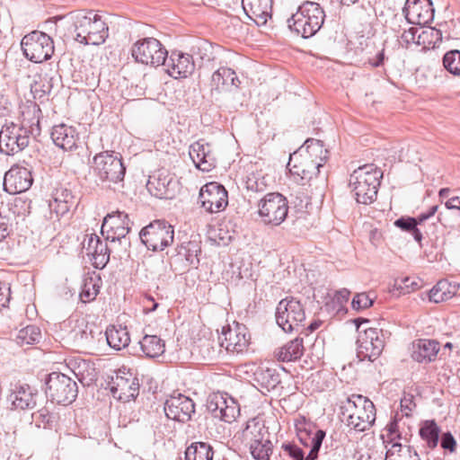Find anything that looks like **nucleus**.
Wrapping results in <instances>:
<instances>
[{
  "label": "nucleus",
  "mask_w": 460,
  "mask_h": 460,
  "mask_svg": "<svg viewBox=\"0 0 460 460\" xmlns=\"http://www.w3.org/2000/svg\"><path fill=\"white\" fill-rule=\"evenodd\" d=\"M73 21L75 40L84 45H101L109 36V27L101 15L93 11L69 13Z\"/></svg>",
  "instance_id": "obj_1"
},
{
  "label": "nucleus",
  "mask_w": 460,
  "mask_h": 460,
  "mask_svg": "<svg viewBox=\"0 0 460 460\" xmlns=\"http://www.w3.org/2000/svg\"><path fill=\"white\" fill-rule=\"evenodd\" d=\"M342 420L347 425L357 430L368 429L376 420V409L374 403L359 394H352L341 406Z\"/></svg>",
  "instance_id": "obj_2"
},
{
  "label": "nucleus",
  "mask_w": 460,
  "mask_h": 460,
  "mask_svg": "<svg viewBox=\"0 0 460 460\" xmlns=\"http://www.w3.org/2000/svg\"><path fill=\"white\" fill-rule=\"evenodd\" d=\"M382 172L373 164L356 169L349 177V188L358 203H373L377 196Z\"/></svg>",
  "instance_id": "obj_3"
},
{
  "label": "nucleus",
  "mask_w": 460,
  "mask_h": 460,
  "mask_svg": "<svg viewBox=\"0 0 460 460\" xmlns=\"http://www.w3.org/2000/svg\"><path fill=\"white\" fill-rule=\"evenodd\" d=\"M325 13L316 2L305 1L288 19V28L305 39L314 36L323 26Z\"/></svg>",
  "instance_id": "obj_4"
},
{
  "label": "nucleus",
  "mask_w": 460,
  "mask_h": 460,
  "mask_svg": "<svg viewBox=\"0 0 460 460\" xmlns=\"http://www.w3.org/2000/svg\"><path fill=\"white\" fill-rule=\"evenodd\" d=\"M21 48L24 57L34 63L49 60L55 49L52 38L40 31L26 34L22 39Z\"/></svg>",
  "instance_id": "obj_5"
},
{
  "label": "nucleus",
  "mask_w": 460,
  "mask_h": 460,
  "mask_svg": "<svg viewBox=\"0 0 460 460\" xmlns=\"http://www.w3.org/2000/svg\"><path fill=\"white\" fill-rule=\"evenodd\" d=\"M93 170L102 181L111 182L122 181L126 172L121 156L112 151L95 155L93 159Z\"/></svg>",
  "instance_id": "obj_6"
},
{
  "label": "nucleus",
  "mask_w": 460,
  "mask_h": 460,
  "mask_svg": "<svg viewBox=\"0 0 460 460\" xmlns=\"http://www.w3.org/2000/svg\"><path fill=\"white\" fill-rule=\"evenodd\" d=\"M131 55L136 62L156 67L164 65L168 52L158 40L150 37L137 40Z\"/></svg>",
  "instance_id": "obj_7"
},
{
  "label": "nucleus",
  "mask_w": 460,
  "mask_h": 460,
  "mask_svg": "<svg viewBox=\"0 0 460 460\" xmlns=\"http://www.w3.org/2000/svg\"><path fill=\"white\" fill-rule=\"evenodd\" d=\"M288 211L287 199L278 192L266 194L258 203L259 216L267 225H280L287 217Z\"/></svg>",
  "instance_id": "obj_8"
},
{
  "label": "nucleus",
  "mask_w": 460,
  "mask_h": 460,
  "mask_svg": "<svg viewBox=\"0 0 460 460\" xmlns=\"http://www.w3.org/2000/svg\"><path fill=\"white\" fill-rule=\"evenodd\" d=\"M305 319V312L300 301L291 297L282 299L276 309V322L285 332L297 330Z\"/></svg>",
  "instance_id": "obj_9"
},
{
  "label": "nucleus",
  "mask_w": 460,
  "mask_h": 460,
  "mask_svg": "<svg viewBox=\"0 0 460 460\" xmlns=\"http://www.w3.org/2000/svg\"><path fill=\"white\" fill-rule=\"evenodd\" d=\"M172 226L162 220H155L140 232L145 245L153 251H163L173 241Z\"/></svg>",
  "instance_id": "obj_10"
},
{
  "label": "nucleus",
  "mask_w": 460,
  "mask_h": 460,
  "mask_svg": "<svg viewBox=\"0 0 460 460\" xmlns=\"http://www.w3.org/2000/svg\"><path fill=\"white\" fill-rule=\"evenodd\" d=\"M358 320H355L358 332V353L362 355V357L370 360L372 358H376L381 354L385 347V342L382 338V332L381 330L374 327H363V323H369V321L367 319L362 320L360 323H358Z\"/></svg>",
  "instance_id": "obj_11"
},
{
  "label": "nucleus",
  "mask_w": 460,
  "mask_h": 460,
  "mask_svg": "<svg viewBox=\"0 0 460 460\" xmlns=\"http://www.w3.org/2000/svg\"><path fill=\"white\" fill-rule=\"evenodd\" d=\"M46 385L47 394L58 403L68 404L76 398V383L64 374L58 372L49 374Z\"/></svg>",
  "instance_id": "obj_12"
},
{
  "label": "nucleus",
  "mask_w": 460,
  "mask_h": 460,
  "mask_svg": "<svg viewBox=\"0 0 460 460\" xmlns=\"http://www.w3.org/2000/svg\"><path fill=\"white\" fill-rule=\"evenodd\" d=\"M30 142V134L16 123L4 125L0 131V151L13 155L24 149Z\"/></svg>",
  "instance_id": "obj_13"
},
{
  "label": "nucleus",
  "mask_w": 460,
  "mask_h": 460,
  "mask_svg": "<svg viewBox=\"0 0 460 460\" xmlns=\"http://www.w3.org/2000/svg\"><path fill=\"white\" fill-rule=\"evenodd\" d=\"M111 392L112 396L121 402L133 400L139 391L137 377L126 368L119 369L111 378Z\"/></svg>",
  "instance_id": "obj_14"
},
{
  "label": "nucleus",
  "mask_w": 460,
  "mask_h": 460,
  "mask_svg": "<svg viewBox=\"0 0 460 460\" xmlns=\"http://www.w3.org/2000/svg\"><path fill=\"white\" fill-rule=\"evenodd\" d=\"M250 333L247 328L234 322L232 325L223 327L219 337L220 345L227 351L241 353L247 349L250 344Z\"/></svg>",
  "instance_id": "obj_15"
},
{
  "label": "nucleus",
  "mask_w": 460,
  "mask_h": 460,
  "mask_svg": "<svg viewBox=\"0 0 460 460\" xmlns=\"http://www.w3.org/2000/svg\"><path fill=\"white\" fill-rule=\"evenodd\" d=\"M202 208L209 213H217L228 204V195L225 187L217 182L205 184L199 191Z\"/></svg>",
  "instance_id": "obj_16"
},
{
  "label": "nucleus",
  "mask_w": 460,
  "mask_h": 460,
  "mask_svg": "<svg viewBox=\"0 0 460 460\" xmlns=\"http://www.w3.org/2000/svg\"><path fill=\"white\" fill-rule=\"evenodd\" d=\"M288 166L290 173L299 180L302 185L311 186L320 177V170L313 161L297 151L290 155Z\"/></svg>",
  "instance_id": "obj_17"
},
{
  "label": "nucleus",
  "mask_w": 460,
  "mask_h": 460,
  "mask_svg": "<svg viewBox=\"0 0 460 460\" xmlns=\"http://www.w3.org/2000/svg\"><path fill=\"white\" fill-rule=\"evenodd\" d=\"M296 430L299 441L310 448L306 460H314L317 457L318 451L325 433L316 428L305 419L297 420L296 422Z\"/></svg>",
  "instance_id": "obj_18"
},
{
  "label": "nucleus",
  "mask_w": 460,
  "mask_h": 460,
  "mask_svg": "<svg viewBox=\"0 0 460 460\" xmlns=\"http://www.w3.org/2000/svg\"><path fill=\"white\" fill-rule=\"evenodd\" d=\"M434 12L431 0H406L402 8L407 22L420 26H428L431 23Z\"/></svg>",
  "instance_id": "obj_19"
},
{
  "label": "nucleus",
  "mask_w": 460,
  "mask_h": 460,
  "mask_svg": "<svg viewBox=\"0 0 460 460\" xmlns=\"http://www.w3.org/2000/svg\"><path fill=\"white\" fill-rule=\"evenodd\" d=\"M83 250L95 268H103L109 261L110 253L105 242L95 234H86L83 241Z\"/></svg>",
  "instance_id": "obj_20"
},
{
  "label": "nucleus",
  "mask_w": 460,
  "mask_h": 460,
  "mask_svg": "<svg viewBox=\"0 0 460 460\" xmlns=\"http://www.w3.org/2000/svg\"><path fill=\"white\" fill-rule=\"evenodd\" d=\"M129 218L125 212L116 211L108 214L102 225V234H106L107 239L111 241L125 237L129 232Z\"/></svg>",
  "instance_id": "obj_21"
},
{
  "label": "nucleus",
  "mask_w": 460,
  "mask_h": 460,
  "mask_svg": "<svg viewBox=\"0 0 460 460\" xmlns=\"http://www.w3.org/2000/svg\"><path fill=\"white\" fill-rule=\"evenodd\" d=\"M164 412L168 419L184 422L194 412V402L190 398L179 394L166 400Z\"/></svg>",
  "instance_id": "obj_22"
},
{
  "label": "nucleus",
  "mask_w": 460,
  "mask_h": 460,
  "mask_svg": "<svg viewBox=\"0 0 460 460\" xmlns=\"http://www.w3.org/2000/svg\"><path fill=\"white\" fill-rule=\"evenodd\" d=\"M32 184L31 172L21 166H13L4 174V189L10 194H18L26 191Z\"/></svg>",
  "instance_id": "obj_23"
},
{
  "label": "nucleus",
  "mask_w": 460,
  "mask_h": 460,
  "mask_svg": "<svg viewBox=\"0 0 460 460\" xmlns=\"http://www.w3.org/2000/svg\"><path fill=\"white\" fill-rule=\"evenodd\" d=\"M264 429L263 421L261 419L252 418L247 421L246 427L242 431L243 442L249 447L252 455L258 459L262 457L260 447L262 446Z\"/></svg>",
  "instance_id": "obj_24"
},
{
  "label": "nucleus",
  "mask_w": 460,
  "mask_h": 460,
  "mask_svg": "<svg viewBox=\"0 0 460 460\" xmlns=\"http://www.w3.org/2000/svg\"><path fill=\"white\" fill-rule=\"evenodd\" d=\"M390 64V56L387 53L385 42H381L379 45H375L373 49L367 52V58L364 66L375 69L388 83L395 84L387 74V67Z\"/></svg>",
  "instance_id": "obj_25"
},
{
  "label": "nucleus",
  "mask_w": 460,
  "mask_h": 460,
  "mask_svg": "<svg viewBox=\"0 0 460 460\" xmlns=\"http://www.w3.org/2000/svg\"><path fill=\"white\" fill-rule=\"evenodd\" d=\"M273 0H242L247 17L258 26L265 25L272 14Z\"/></svg>",
  "instance_id": "obj_26"
},
{
  "label": "nucleus",
  "mask_w": 460,
  "mask_h": 460,
  "mask_svg": "<svg viewBox=\"0 0 460 460\" xmlns=\"http://www.w3.org/2000/svg\"><path fill=\"white\" fill-rule=\"evenodd\" d=\"M172 177L165 170H158L149 176L146 183L148 192L158 199H171L173 195L172 190Z\"/></svg>",
  "instance_id": "obj_27"
},
{
  "label": "nucleus",
  "mask_w": 460,
  "mask_h": 460,
  "mask_svg": "<svg viewBox=\"0 0 460 460\" xmlns=\"http://www.w3.org/2000/svg\"><path fill=\"white\" fill-rule=\"evenodd\" d=\"M40 114L41 111L39 105L34 102H28L20 106L19 123L16 124L25 128L28 134H39Z\"/></svg>",
  "instance_id": "obj_28"
},
{
  "label": "nucleus",
  "mask_w": 460,
  "mask_h": 460,
  "mask_svg": "<svg viewBox=\"0 0 460 460\" xmlns=\"http://www.w3.org/2000/svg\"><path fill=\"white\" fill-rule=\"evenodd\" d=\"M170 59L172 66L166 71L173 78H186L195 70L193 57L190 54L172 52Z\"/></svg>",
  "instance_id": "obj_29"
},
{
  "label": "nucleus",
  "mask_w": 460,
  "mask_h": 460,
  "mask_svg": "<svg viewBox=\"0 0 460 460\" xmlns=\"http://www.w3.org/2000/svg\"><path fill=\"white\" fill-rule=\"evenodd\" d=\"M411 358L419 363L435 361L440 350L439 343L435 340L421 339L413 343Z\"/></svg>",
  "instance_id": "obj_30"
},
{
  "label": "nucleus",
  "mask_w": 460,
  "mask_h": 460,
  "mask_svg": "<svg viewBox=\"0 0 460 460\" xmlns=\"http://www.w3.org/2000/svg\"><path fill=\"white\" fill-rule=\"evenodd\" d=\"M297 152L312 160L319 170L323 167L328 160L329 152L327 148L322 141L317 139H307Z\"/></svg>",
  "instance_id": "obj_31"
},
{
  "label": "nucleus",
  "mask_w": 460,
  "mask_h": 460,
  "mask_svg": "<svg viewBox=\"0 0 460 460\" xmlns=\"http://www.w3.org/2000/svg\"><path fill=\"white\" fill-rule=\"evenodd\" d=\"M51 137L56 146L70 151L76 146L77 133L73 127L62 123L53 128Z\"/></svg>",
  "instance_id": "obj_32"
},
{
  "label": "nucleus",
  "mask_w": 460,
  "mask_h": 460,
  "mask_svg": "<svg viewBox=\"0 0 460 460\" xmlns=\"http://www.w3.org/2000/svg\"><path fill=\"white\" fill-rule=\"evenodd\" d=\"M305 352L304 341L301 338H295L274 351V358L279 362H292L298 360Z\"/></svg>",
  "instance_id": "obj_33"
},
{
  "label": "nucleus",
  "mask_w": 460,
  "mask_h": 460,
  "mask_svg": "<svg viewBox=\"0 0 460 460\" xmlns=\"http://www.w3.org/2000/svg\"><path fill=\"white\" fill-rule=\"evenodd\" d=\"M34 395L35 394L29 385L21 384L15 385L10 398L14 408L25 410L32 408L36 404Z\"/></svg>",
  "instance_id": "obj_34"
},
{
  "label": "nucleus",
  "mask_w": 460,
  "mask_h": 460,
  "mask_svg": "<svg viewBox=\"0 0 460 460\" xmlns=\"http://www.w3.org/2000/svg\"><path fill=\"white\" fill-rule=\"evenodd\" d=\"M459 285L447 279L439 280L429 291V298L434 303H442L454 297L458 292Z\"/></svg>",
  "instance_id": "obj_35"
},
{
  "label": "nucleus",
  "mask_w": 460,
  "mask_h": 460,
  "mask_svg": "<svg viewBox=\"0 0 460 460\" xmlns=\"http://www.w3.org/2000/svg\"><path fill=\"white\" fill-rule=\"evenodd\" d=\"M108 344L114 349L120 350L128 346L130 336L126 327L111 325L106 330Z\"/></svg>",
  "instance_id": "obj_36"
},
{
  "label": "nucleus",
  "mask_w": 460,
  "mask_h": 460,
  "mask_svg": "<svg viewBox=\"0 0 460 460\" xmlns=\"http://www.w3.org/2000/svg\"><path fill=\"white\" fill-rule=\"evenodd\" d=\"M439 433L440 428L434 420H423L420 424V437L429 449H434L438 447Z\"/></svg>",
  "instance_id": "obj_37"
},
{
  "label": "nucleus",
  "mask_w": 460,
  "mask_h": 460,
  "mask_svg": "<svg viewBox=\"0 0 460 460\" xmlns=\"http://www.w3.org/2000/svg\"><path fill=\"white\" fill-rule=\"evenodd\" d=\"M190 155L196 166L202 171H209L212 157L203 144L195 142L190 146Z\"/></svg>",
  "instance_id": "obj_38"
},
{
  "label": "nucleus",
  "mask_w": 460,
  "mask_h": 460,
  "mask_svg": "<svg viewBox=\"0 0 460 460\" xmlns=\"http://www.w3.org/2000/svg\"><path fill=\"white\" fill-rule=\"evenodd\" d=\"M142 351L146 357L155 358L164 352V341L156 335H145L140 341Z\"/></svg>",
  "instance_id": "obj_39"
},
{
  "label": "nucleus",
  "mask_w": 460,
  "mask_h": 460,
  "mask_svg": "<svg viewBox=\"0 0 460 460\" xmlns=\"http://www.w3.org/2000/svg\"><path fill=\"white\" fill-rule=\"evenodd\" d=\"M211 84L214 86H238L241 82L233 69L220 67L213 73Z\"/></svg>",
  "instance_id": "obj_40"
},
{
  "label": "nucleus",
  "mask_w": 460,
  "mask_h": 460,
  "mask_svg": "<svg viewBox=\"0 0 460 460\" xmlns=\"http://www.w3.org/2000/svg\"><path fill=\"white\" fill-rule=\"evenodd\" d=\"M102 279L98 276L85 278L80 292V299L83 303L93 301L100 292Z\"/></svg>",
  "instance_id": "obj_41"
},
{
  "label": "nucleus",
  "mask_w": 460,
  "mask_h": 460,
  "mask_svg": "<svg viewBox=\"0 0 460 460\" xmlns=\"http://www.w3.org/2000/svg\"><path fill=\"white\" fill-rule=\"evenodd\" d=\"M212 447L204 442L192 443L185 451L186 460H212Z\"/></svg>",
  "instance_id": "obj_42"
},
{
  "label": "nucleus",
  "mask_w": 460,
  "mask_h": 460,
  "mask_svg": "<svg viewBox=\"0 0 460 460\" xmlns=\"http://www.w3.org/2000/svg\"><path fill=\"white\" fill-rule=\"evenodd\" d=\"M71 194L67 190H57L53 199L49 201L50 210L57 216H62L69 211V201Z\"/></svg>",
  "instance_id": "obj_43"
},
{
  "label": "nucleus",
  "mask_w": 460,
  "mask_h": 460,
  "mask_svg": "<svg viewBox=\"0 0 460 460\" xmlns=\"http://www.w3.org/2000/svg\"><path fill=\"white\" fill-rule=\"evenodd\" d=\"M40 339V329L35 325H28L18 332L15 341L20 346H27L38 343Z\"/></svg>",
  "instance_id": "obj_44"
},
{
  "label": "nucleus",
  "mask_w": 460,
  "mask_h": 460,
  "mask_svg": "<svg viewBox=\"0 0 460 460\" xmlns=\"http://www.w3.org/2000/svg\"><path fill=\"white\" fill-rule=\"evenodd\" d=\"M200 247L196 241H190L183 243L179 250V256L184 257L188 265L197 267L199 260V253Z\"/></svg>",
  "instance_id": "obj_45"
},
{
  "label": "nucleus",
  "mask_w": 460,
  "mask_h": 460,
  "mask_svg": "<svg viewBox=\"0 0 460 460\" xmlns=\"http://www.w3.org/2000/svg\"><path fill=\"white\" fill-rule=\"evenodd\" d=\"M230 400H234L233 397L228 395L226 393H213L208 400V409L215 412V415L221 414L223 412V409L228 405V402Z\"/></svg>",
  "instance_id": "obj_46"
},
{
  "label": "nucleus",
  "mask_w": 460,
  "mask_h": 460,
  "mask_svg": "<svg viewBox=\"0 0 460 460\" xmlns=\"http://www.w3.org/2000/svg\"><path fill=\"white\" fill-rule=\"evenodd\" d=\"M394 287L402 294H408L419 290L422 287V281L417 277H404L395 280Z\"/></svg>",
  "instance_id": "obj_47"
},
{
  "label": "nucleus",
  "mask_w": 460,
  "mask_h": 460,
  "mask_svg": "<svg viewBox=\"0 0 460 460\" xmlns=\"http://www.w3.org/2000/svg\"><path fill=\"white\" fill-rule=\"evenodd\" d=\"M444 67L454 75H460V50L452 49L443 57Z\"/></svg>",
  "instance_id": "obj_48"
},
{
  "label": "nucleus",
  "mask_w": 460,
  "mask_h": 460,
  "mask_svg": "<svg viewBox=\"0 0 460 460\" xmlns=\"http://www.w3.org/2000/svg\"><path fill=\"white\" fill-rule=\"evenodd\" d=\"M38 76L40 82L35 81V84H40L41 86H58L61 84V76L53 68L41 69Z\"/></svg>",
  "instance_id": "obj_49"
},
{
  "label": "nucleus",
  "mask_w": 460,
  "mask_h": 460,
  "mask_svg": "<svg viewBox=\"0 0 460 460\" xmlns=\"http://www.w3.org/2000/svg\"><path fill=\"white\" fill-rule=\"evenodd\" d=\"M385 431L388 441L393 444L391 448L392 450H396L402 447L401 444L397 442V440L401 438V434L399 431L396 417H394V419L389 424H387ZM383 437H385V435H383Z\"/></svg>",
  "instance_id": "obj_50"
},
{
  "label": "nucleus",
  "mask_w": 460,
  "mask_h": 460,
  "mask_svg": "<svg viewBox=\"0 0 460 460\" xmlns=\"http://www.w3.org/2000/svg\"><path fill=\"white\" fill-rule=\"evenodd\" d=\"M240 415V407L235 400H230L221 414H216L222 420L231 423Z\"/></svg>",
  "instance_id": "obj_51"
},
{
  "label": "nucleus",
  "mask_w": 460,
  "mask_h": 460,
  "mask_svg": "<svg viewBox=\"0 0 460 460\" xmlns=\"http://www.w3.org/2000/svg\"><path fill=\"white\" fill-rule=\"evenodd\" d=\"M385 460H419L418 455L408 447H400L396 450L389 449Z\"/></svg>",
  "instance_id": "obj_52"
},
{
  "label": "nucleus",
  "mask_w": 460,
  "mask_h": 460,
  "mask_svg": "<svg viewBox=\"0 0 460 460\" xmlns=\"http://www.w3.org/2000/svg\"><path fill=\"white\" fill-rule=\"evenodd\" d=\"M374 299L369 296L368 293L362 292L358 293L352 299L351 306L354 310L360 311L365 310L372 306Z\"/></svg>",
  "instance_id": "obj_53"
},
{
  "label": "nucleus",
  "mask_w": 460,
  "mask_h": 460,
  "mask_svg": "<svg viewBox=\"0 0 460 460\" xmlns=\"http://www.w3.org/2000/svg\"><path fill=\"white\" fill-rule=\"evenodd\" d=\"M84 367L85 369L79 371L77 376H79V380L81 382H85L89 385L90 384L96 381L97 373L95 368L90 363L84 362Z\"/></svg>",
  "instance_id": "obj_54"
},
{
  "label": "nucleus",
  "mask_w": 460,
  "mask_h": 460,
  "mask_svg": "<svg viewBox=\"0 0 460 460\" xmlns=\"http://www.w3.org/2000/svg\"><path fill=\"white\" fill-rule=\"evenodd\" d=\"M349 296L350 292L346 288L334 292L331 300L332 308L339 310V307H341L345 303L348 302Z\"/></svg>",
  "instance_id": "obj_55"
},
{
  "label": "nucleus",
  "mask_w": 460,
  "mask_h": 460,
  "mask_svg": "<svg viewBox=\"0 0 460 460\" xmlns=\"http://www.w3.org/2000/svg\"><path fill=\"white\" fill-rule=\"evenodd\" d=\"M415 407L416 404L413 400V395L411 394H403L400 401V409L403 415L406 417L411 416Z\"/></svg>",
  "instance_id": "obj_56"
},
{
  "label": "nucleus",
  "mask_w": 460,
  "mask_h": 460,
  "mask_svg": "<svg viewBox=\"0 0 460 460\" xmlns=\"http://www.w3.org/2000/svg\"><path fill=\"white\" fill-rule=\"evenodd\" d=\"M11 298V289L8 283L0 281V310L8 305Z\"/></svg>",
  "instance_id": "obj_57"
},
{
  "label": "nucleus",
  "mask_w": 460,
  "mask_h": 460,
  "mask_svg": "<svg viewBox=\"0 0 460 460\" xmlns=\"http://www.w3.org/2000/svg\"><path fill=\"white\" fill-rule=\"evenodd\" d=\"M441 447L453 453L456 449V441L450 432L444 433L441 438Z\"/></svg>",
  "instance_id": "obj_58"
},
{
  "label": "nucleus",
  "mask_w": 460,
  "mask_h": 460,
  "mask_svg": "<svg viewBox=\"0 0 460 460\" xmlns=\"http://www.w3.org/2000/svg\"><path fill=\"white\" fill-rule=\"evenodd\" d=\"M394 225L404 231L411 232L417 226V220L411 217L400 218L394 222Z\"/></svg>",
  "instance_id": "obj_59"
},
{
  "label": "nucleus",
  "mask_w": 460,
  "mask_h": 460,
  "mask_svg": "<svg viewBox=\"0 0 460 460\" xmlns=\"http://www.w3.org/2000/svg\"><path fill=\"white\" fill-rule=\"evenodd\" d=\"M284 449L294 460H306V457H304V452L302 449L296 446L287 445L284 447Z\"/></svg>",
  "instance_id": "obj_60"
},
{
  "label": "nucleus",
  "mask_w": 460,
  "mask_h": 460,
  "mask_svg": "<svg viewBox=\"0 0 460 460\" xmlns=\"http://www.w3.org/2000/svg\"><path fill=\"white\" fill-rule=\"evenodd\" d=\"M142 304H143L144 311L146 313L155 311L158 306V303H156L155 301V299L153 297H151L150 296H146L143 298Z\"/></svg>",
  "instance_id": "obj_61"
},
{
  "label": "nucleus",
  "mask_w": 460,
  "mask_h": 460,
  "mask_svg": "<svg viewBox=\"0 0 460 460\" xmlns=\"http://www.w3.org/2000/svg\"><path fill=\"white\" fill-rule=\"evenodd\" d=\"M210 46L208 43L204 42L201 45L197 47V51L194 50L195 55H199L201 59L207 58L208 61L211 59V58L207 55L208 49H209Z\"/></svg>",
  "instance_id": "obj_62"
},
{
  "label": "nucleus",
  "mask_w": 460,
  "mask_h": 460,
  "mask_svg": "<svg viewBox=\"0 0 460 460\" xmlns=\"http://www.w3.org/2000/svg\"><path fill=\"white\" fill-rule=\"evenodd\" d=\"M417 32L416 28H410L408 31H404L402 34V39L407 42L413 41L415 40V34Z\"/></svg>",
  "instance_id": "obj_63"
},
{
  "label": "nucleus",
  "mask_w": 460,
  "mask_h": 460,
  "mask_svg": "<svg viewBox=\"0 0 460 460\" xmlns=\"http://www.w3.org/2000/svg\"><path fill=\"white\" fill-rule=\"evenodd\" d=\"M446 207L448 209L460 210V197H452L446 202Z\"/></svg>",
  "instance_id": "obj_64"
}]
</instances>
